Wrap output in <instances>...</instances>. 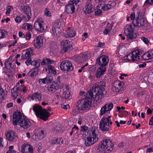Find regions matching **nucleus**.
Returning <instances> with one entry per match:
<instances>
[{"mask_svg":"<svg viewBox=\"0 0 153 153\" xmlns=\"http://www.w3.org/2000/svg\"><path fill=\"white\" fill-rule=\"evenodd\" d=\"M93 95L92 91L89 90L86 94H84V98L78 101L76 107L79 109L83 110L89 109L91 107L92 99L95 100V99H97L94 97Z\"/></svg>","mask_w":153,"mask_h":153,"instance_id":"nucleus-1","label":"nucleus"},{"mask_svg":"<svg viewBox=\"0 0 153 153\" xmlns=\"http://www.w3.org/2000/svg\"><path fill=\"white\" fill-rule=\"evenodd\" d=\"M105 83L103 81H101L97 82L94 84L91 90L94 98H96L97 100H99L102 99L103 96L106 94V91H105Z\"/></svg>","mask_w":153,"mask_h":153,"instance_id":"nucleus-2","label":"nucleus"},{"mask_svg":"<svg viewBox=\"0 0 153 153\" xmlns=\"http://www.w3.org/2000/svg\"><path fill=\"white\" fill-rule=\"evenodd\" d=\"M97 128L93 126L90 128L87 132V137L85 140V144L86 146H91L96 143L98 140L97 135Z\"/></svg>","mask_w":153,"mask_h":153,"instance_id":"nucleus-3","label":"nucleus"},{"mask_svg":"<svg viewBox=\"0 0 153 153\" xmlns=\"http://www.w3.org/2000/svg\"><path fill=\"white\" fill-rule=\"evenodd\" d=\"M137 13V16L132 22L134 27H143V28L145 30L149 29L150 28L148 26H145L146 20L145 19L144 13L138 11Z\"/></svg>","mask_w":153,"mask_h":153,"instance_id":"nucleus-4","label":"nucleus"},{"mask_svg":"<svg viewBox=\"0 0 153 153\" xmlns=\"http://www.w3.org/2000/svg\"><path fill=\"white\" fill-rule=\"evenodd\" d=\"M33 110L36 115L44 121L47 120L50 115L46 109H42L40 105H37L33 106Z\"/></svg>","mask_w":153,"mask_h":153,"instance_id":"nucleus-5","label":"nucleus"},{"mask_svg":"<svg viewBox=\"0 0 153 153\" xmlns=\"http://www.w3.org/2000/svg\"><path fill=\"white\" fill-rule=\"evenodd\" d=\"M114 148V144L109 140L105 139L100 143L97 148L98 152H103L106 151H112Z\"/></svg>","mask_w":153,"mask_h":153,"instance_id":"nucleus-6","label":"nucleus"},{"mask_svg":"<svg viewBox=\"0 0 153 153\" xmlns=\"http://www.w3.org/2000/svg\"><path fill=\"white\" fill-rule=\"evenodd\" d=\"M111 117V116H108L107 117H103L102 118L100 123L99 128L102 131H108L111 128L110 125H111L112 123L109 119Z\"/></svg>","mask_w":153,"mask_h":153,"instance_id":"nucleus-7","label":"nucleus"},{"mask_svg":"<svg viewBox=\"0 0 153 153\" xmlns=\"http://www.w3.org/2000/svg\"><path fill=\"white\" fill-rule=\"evenodd\" d=\"M140 50H135L125 57V59L129 61H138L140 59Z\"/></svg>","mask_w":153,"mask_h":153,"instance_id":"nucleus-8","label":"nucleus"},{"mask_svg":"<svg viewBox=\"0 0 153 153\" xmlns=\"http://www.w3.org/2000/svg\"><path fill=\"white\" fill-rule=\"evenodd\" d=\"M124 33L128 39L131 40L135 39L137 36V33H135L131 25H128L127 29L124 30Z\"/></svg>","mask_w":153,"mask_h":153,"instance_id":"nucleus-9","label":"nucleus"},{"mask_svg":"<svg viewBox=\"0 0 153 153\" xmlns=\"http://www.w3.org/2000/svg\"><path fill=\"white\" fill-rule=\"evenodd\" d=\"M60 67L63 71H71L74 69L72 63L68 60L62 61L60 65Z\"/></svg>","mask_w":153,"mask_h":153,"instance_id":"nucleus-10","label":"nucleus"},{"mask_svg":"<svg viewBox=\"0 0 153 153\" xmlns=\"http://www.w3.org/2000/svg\"><path fill=\"white\" fill-rule=\"evenodd\" d=\"M25 117L22 115L20 111L15 112L13 114V121L15 125H17L18 123H20L22 119H23Z\"/></svg>","mask_w":153,"mask_h":153,"instance_id":"nucleus-11","label":"nucleus"},{"mask_svg":"<svg viewBox=\"0 0 153 153\" xmlns=\"http://www.w3.org/2000/svg\"><path fill=\"white\" fill-rule=\"evenodd\" d=\"M44 23L42 18L38 19L34 24V27L36 30L39 31H42L44 30L43 24Z\"/></svg>","mask_w":153,"mask_h":153,"instance_id":"nucleus-12","label":"nucleus"},{"mask_svg":"<svg viewBox=\"0 0 153 153\" xmlns=\"http://www.w3.org/2000/svg\"><path fill=\"white\" fill-rule=\"evenodd\" d=\"M113 107V104L111 102L107 103L102 106L100 110V115H102L105 113L111 110Z\"/></svg>","mask_w":153,"mask_h":153,"instance_id":"nucleus-13","label":"nucleus"},{"mask_svg":"<svg viewBox=\"0 0 153 153\" xmlns=\"http://www.w3.org/2000/svg\"><path fill=\"white\" fill-rule=\"evenodd\" d=\"M124 83L119 81H116L114 82L113 85V89H114L116 92H120L123 90V86Z\"/></svg>","mask_w":153,"mask_h":153,"instance_id":"nucleus-14","label":"nucleus"},{"mask_svg":"<svg viewBox=\"0 0 153 153\" xmlns=\"http://www.w3.org/2000/svg\"><path fill=\"white\" fill-rule=\"evenodd\" d=\"M87 54H80L77 56H74L73 58L74 60L79 63H82L86 61L88 59V56Z\"/></svg>","mask_w":153,"mask_h":153,"instance_id":"nucleus-15","label":"nucleus"},{"mask_svg":"<svg viewBox=\"0 0 153 153\" xmlns=\"http://www.w3.org/2000/svg\"><path fill=\"white\" fill-rule=\"evenodd\" d=\"M23 119H22V121L19 124L20 126L24 129L29 128L31 125L30 122L29 120L27 119L26 117Z\"/></svg>","mask_w":153,"mask_h":153,"instance_id":"nucleus-16","label":"nucleus"},{"mask_svg":"<svg viewBox=\"0 0 153 153\" xmlns=\"http://www.w3.org/2000/svg\"><path fill=\"white\" fill-rule=\"evenodd\" d=\"M21 151L22 153H33V149L29 145L26 144L21 146Z\"/></svg>","mask_w":153,"mask_h":153,"instance_id":"nucleus-17","label":"nucleus"},{"mask_svg":"<svg viewBox=\"0 0 153 153\" xmlns=\"http://www.w3.org/2000/svg\"><path fill=\"white\" fill-rule=\"evenodd\" d=\"M75 6L73 3H70V1H69L68 3L65 6V11L68 14L73 13L74 11Z\"/></svg>","mask_w":153,"mask_h":153,"instance_id":"nucleus-18","label":"nucleus"},{"mask_svg":"<svg viewBox=\"0 0 153 153\" xmlns=\"http://www.w3.org/2000/svg\"><path fill=\"white\" fill-rule=\"evenodd\" d=\"M43 38L41 36L37 37L36 39L34 41V45L35 47L37 48H39L43 45Z\"/></svg>","mask_w":153,"mask_h":153,"instance_id":"nucleus-19","label":"nucleus"},{"mask_svg":"<svg viewBox=\"0 0 153 153\" xmlns=\"http://www.w3.org/2000/svg\"><path fill=\"white\" fill-rule=\"evenodd\" d=\"M33 56V50L29 49L26 50L25 54L22 55L21 58L22 59H27L31 58Z\"/></svg>","mask_w":153,"mask_h":153,"instance_id":"nucleus-20","label":"nucleus"},{"mask_svg":"<svg viewBox=\"0 0 153 153\" xmlns=\"http://www.w3.org/2000/svg\"><path fill=\"white\" fill-rule=\"evenodd\" d=\"M16 134L14 131H9L6 132V138L9 141H13L15 138Z\"/></svg>","mask_w":153,"mask_h":153,"instance_id":"nucleus-21","label":"nucleus"},{"mask_svg":"<svg viewBox=\"0 0 153 153\" xmlns=\"http://www.w3.org/2000/svg\"><path fill=\"white\" fill-rule=\"evenodd\" d=\"M21 11L25 13L27 16L28 18V20H29L31 18V9L28 6H24L22 9Z\"/></svg>","mask_w":153,"mask_h":153,"instance_id":"nucleus-22","label":"nucleus"},{"mask_svg":"<svg viewBox=\"0 0 153 153\" xmlns=\"http://www.w3.org/2000/svg\"><path fill=\"white\" fill-rule=\"evenodd\" d=\"M59 87V85L57 84L56 83H55L54 84H52L49 85L47 87V88L49 92L53 93L58 90Z\"/></svg>","mask_w":153,"mask_h":153,"instance_id":"nucleus-23","label":"nucleus"},{"mask_svg":"<svg viewBox=\"0 0 153 153\" xmlns=\"http://www.w3.org/2000/svg\"><path fill=\"white\" fill-rule=\"evenodd\" d=\"M106 71V67L101 66L97 68L96 71V77L99 78L100 76L104 74V73Z\"/></svg>","mask_w":153,"mask_h":153,"instance_id":"nucleus-24","label":"nucleus"},{"mask_svg":"<svg viewBox=\"0 0 153 153\" xmlns=\"http://www.w3.org/2000/svg\"><path fill=\"white\" fill-rule=\"evenodd\" d=\"M91 0H87L86 2V5L85 7V12L89 13H91L92 11V7L91 4Z\"/></svg>","mask_w":153,"mask_h":153,"instance_id":"nucleus-25","label":"nucleus"},{"mask_svg":"<svg viewBox=\"0 0 153 153\" xmlns=\"http://www.w3.org/2000/svg\"><path fill=\"white\" fill-rule=\"evenodd\" d=\"M18 86V85H16L11 90L12 97L14 99L16 98L19 94L18 92V91H19V87Z\"/></svg>","mask_w":153,"mask_h":153,"instance_id":"nucleus-26","label":"nucleus"},{"mask_svg":"<svg viewBox=\"0 0 153 153\" xmlns=\"http://www.w3.org/2000/svg\"><path fill=\"white\" fill-rule=\"evenodd\" d=\"M42 94L40 93L37 92L34 93L31 96H29V97L32 100H34L35 99H37L38 101H40L41 100Z\"/></svg>","mask_w":153,"mask_h":153,"instance_id":"nucleus-27","label":"nucleus"},{"mask_svg":"<svg viewBox=\"0 0 153 153\" xmlns=\"http://www.w3.org/2000/svg\"><path fill=\"white\" fill-rule=\"evenodd\" d=\"M7 94V91L3 89L0 86V101L1 102L6 97Z\"/></svg>","mask_w":153,"mask_h":153,"instance_id":"nucleus-28","label":"nucleus"},{"mask_svg":"<svg viewBox=\"0 0 153 153\" xmlns=\"http://www.w3.org/2000/svg\"><path fill=\"white\" fill-rule=\"evenodd\" d=\"M45 69L47 72L48 71V73H51L54 75H55L56 72L55 70L54 67L50 65H48V66L45 68Z\"/></svg>","mask_w":153,"mask_h":153,"instance_id":"nucleus-29","label":"nucleus"},{"mask_svg":"<svg viewBox=\"0 0 153 153\" xmlns=\"http://www.w3.org/2000/svg\"><path fill=\"white\" fill-rule=\"evenodd\" d=\"M76 34V31L73 30H68L65 34V37H66L71 38L74 37Z\"/></svg>","mask_w":153,"mask_h":153,"instance_id":"nucleus-30","label":"nucleus"},{"mask_svg":"<svg viewBox=\"0 0 153 153\" xmlns=\"http://www.w3.org/2000/svg\"><path fill=\"white\" fill-rule=\"evenodd\" d=\"M101 59L102 62L103 64V67H105L108 62V59L107 56L102 55L100 57Z\"/></svg>","mask_w":153,"mask_h":153,"instance_id":"nucleus-31","label":"nucleus"},{"mask_svg":"<svg viewBox=\"0 0 153 153\" xmlns=\"http://www.w3.org/2000/svg\"><path fill=\"white\" fill-rule=\"evenodd\" d=\"M62 97L63 98L65 99H69L71 98V94L68 90L66 88L65 91L63 92Z\"/></svg>","mask_w":153,"mask_h":153,"instance_id":"nucleus-32","label":"nucleus"},{"mask_svg":"<svg viewBox=\"0 0 153 153\" xmlns=\"http://www.w3.org/2000/svg\"><path fill=\"white\" fill-rule=\"evenodd\" d=\"M53 61L49 58H46L43 59L42 62V65H47V64H51L53 62Z\"/></svg>","mask_w":153,"mask_h":153,"instance_id":"nucleus-33","label":"nucleus"},{"mask_svg":"<svg viewBox=\"0 0 153 153\" xmlns=\"http://www.w3.org/2000/svg\"><path fill=\"white\" fill-rule=\"evenodd\" d=\"M62 143V139L60 138H54L52 142V144L54 145L56 144L61 145Z\"/></svg>","mask_w":153,"mask_h":153,"instance_id":"nucleus-34","label":"nucleus"},{"mask_svg":"<svg viewBox=\"0 0 153 153\" xmlns=\"http://www.w3.org/2000/svg\"><path fill=\"white\" fill-rule=\"evenodd\" d=\"M23 28L27 30H31L33 29L32 26L29 23H25L23 25Z\"/></svg>","mask_w":153,"mask_h":153,"instance_id":"nucleus-35","label":"nucleus"},{"mask_svg":"<svg viewBox=\"0 0 153 153\" xmlns=\"http://www.w3.org/2000/svg\"><path fill=\"white\" fill-rule=\"evenodd\" d=\"M44 138L43 136L39 134H35L33 136V138L34 140L36 141Z\"/></svg>","mask_w":153,"mask_h":153,"instance_id":"nucleus-36","label":"nucleus"},{"mask_svg":"<svg viewBox=\"0 0 153 153\" xmlns=\"http://www.w3.org/2000/svg\"><path fill=\"white\" fill-rule=\"evenodd\" d=\"M54 36H59L61 33V30L60 28H57L56 29H55L52 30Z\"/></svg>","mask_w":153,"mask_h":153,"instance_id":"nucleus-37","label":"nucleus"},{"mask_svg":"<svg viewBox=\"0 0 153 153\" xmlns=\"http://www.w3.org/2000/svg\"><path fill=\"white\" fill-rule=\"evenodd\" d=\"M7 32L4 30H0V39L4 38L7 35Z\"/></svg>","mask_w":153,"mask_h":153,"instance_id":"nucleus-38","label":"nucleus"},{"mask_svg":"<svg viewBox=\"0 0 153 153\" xmlns=\"http://www.w3.org/2000/svg\"><path fill=\"white\" fill-rule=\"evenodd\" d=\"M111 5L110 4H104L102 7L101 9L103 10H106L111 8Z\"/></svg>","mask_w":153,"mask_h":153,"instance_id":"nucleus-39","label":"nucleus"},{"mask_svg":"<svg viewBox=\"0 0 153 153\" xmlns=\"http://www.w3.org/2000/svg\"><path fill=\"white\" fill-rule=\"evenodd\" d=\"M141 58L145 60H147L150 59L148 52L144 53L141 56Z\"/></svg>","mask_w":153,"mask_h":153,"instance_id":"nucleus-40","label":"nucleus"},{"mask_svg":"<svg viewBox=\"0 0 153 153\" xmlns=\"http://www.w3.org/2000/svg\"><path fill=\"white\" fill-rule=\"evenodd\" d=\"M57 28H60V25H59V22H54L52 27V30H54L55 29H56Z\"/></svg>","mask_w":153,"mask_h":153,"instance_id":"nucleus-41","label":"nucleus"},{"mask_svg":"<svg viewBox=\"0 0 153 153\" xmlns=\"http://www.w3.org/2000/svg\"><path fill=\"white\" fill-rule=\"evenodd\" d=\"M6 10L7 11L6 14L7 15H9L10 14V11L13 10V7L11 6H8L7 7Z\"/></svg>","mask_w":153,"mask_h":153,"instance_id":"nucleus-42","label":"nucleus"},{"mask_svg":"<svg viewBox=\"0 0 153 153\" xmlns=\"http://www.w3.org/2000/svg\"><path fill=\"white\" fill-rule=\"evenodd\" d=\"M72 47V45L71 44H69L67 46L63 47L62 48V51L65 52H66L68 50L70 49Z\"/></svg>","mask_w":153,"mask_h":153,"instance_id":"nucleus-43","label":"nucleus"},{"mask_svg":"<svg viewBox=\"0 0 153 153\" xmlns=\"http://www.w3.org/2000/svg\"><path fill=\"white\" fill-rule=\"evenodd\" d=\"M31 65L35 66V68H39L40 66V63L38 62L37 60L33 61L31 62Z\"/></svg>","mask_w":153,"mask_h":153,"instance_id":"nucleus-44","label":"nucleus"},{"mask_svg":"<svg viewBox=\"0 0 153 153\" xmlns=\"http://www.w3.org/2000/svg\"><path fill=\"white\" fill-rule=\"evenodd\" d=\"M96 64L101 66H103V64L102 62L101 59L100 57L96 59Z\"/></svg>","mask_w":153,"mask_h":153,"instance_id":"nucleus-45","label":"nucleus"},{"mask_svg":"<svg viewBox=\"0 0 153 153\" xmlns=\"http://www.w3.org/2000/svg\"><path fill=\"white\" fill-rule=\"evenodd\" d=\"M61 44L64 47L68 45L69 44L70 42L69 41L66 40H64L61 42Z\"/></svg>","mask_w":153,"mask_h":153,"instance_id":"nucleus-46","label":"nucleus"},{"mask_svg":"<svg viewBox=\"0 0 153 153\" xmlns=\"http://www.w3.org/2000/svg\"><path fill=\"white\" fill-rule=\"evenodd\" d=\"M112 25H110V28L109 29L108 28H105V29L104 30L103 32V33L105 35L107 34L112 29Z\"/></svg>","mask_w":153,"mask_h":153,"instance_id":"nucleus-47","label":"nucleus"},{"mask_svg":"<svg viewBox=\"0 0 153 153\" xmlns=\"http://www.w3.org/2000/svg\"><path fill=\"white\" fill-rule=\"evenodd\" d=\"M46 81L47 83H50L52 80V77L50 76H47L45 77Z\"/></svg>","mask_w":153,"mask_h":153,"instance_id":"nucleus-48","label":"nucleus"},{"mask_svg":"<svg viewBox=\"0 0 153 153\" xmlns=\"http://www.w3.org/2000/svg\"><path fill=\"white\" fill-rule=\"evenodd\" d=\"M148 4L153 5V0H146L145 2L144 5L147 6Z\"/></svg>","mask_w":153,"mask_h":153,"instance_id":"nucleus-49","label":"nucleus"},{"mask_svg":"<svg viewBox=\"0 0 153 153\" xmlns=\"http://www.w3.org/2000/svg\"><path fill=\"white\" fill-rule=\"evenodd\" d=\"M31 34L30 32L28 31L26 35H25V38L26 40H29L31 38Z\"/></svg>","mask_w":153,"mask_h":153,"instance_id":"nucleus-50","label":"nucleus"},{"mask_svg":"<svg viewBox=\"0 0 153 153\" xmlns=\"http://www.w3.org/2000/svg\"><path fill=\"white\" fill-rule=\"evenodd\" d=\"M19 90L20 91H22L23 92H25L27 91V89L25 86L21 85L20 88H19Z\"/></svg>","mask_w":153,"mask_h":153,"instance_id":"nucleus-51","label":"nucleus"},{"mask_svg":"<svg viewBox=\"0 0 153 153\" xmlns=\"http://www.w3.org/2000/svg\"><path fill=\"white\" fill-rule=\"evenodd\" d=\"M22 20V18L19 16H17L15 18V22L18 23H19Z\"/></svg>","mask_w":153,"mask_h":153,"instance_id":"nucleus-52","label":"nucleus"},{"mask_svg":"<svg viewBox=\"0 0 153 153\" xmlns=\"http://www.w3.org/2000/svg\"><path fill=\"white\" fill-rule=\"evenodd\" d=\"M39 68H35L33 70L32 69L31 71L32 72L34 75H36L38 74Z\"/></svg>","mask_w":153,"mask_h":153,"instance_id":"nucleus-53","label":"nucleus"},{"mask_svg":"<svg viewBox=\"0 0 153 153\" xmlns=\"http://www.w3.org/2000/svg\"><path fill=\"white\" fill-rule=\"evenodd\" d=\"M45 15L48 16H51V13L47 8H45Z\"/></svg>","mask_w":153,"mask_h":153,"instance_id":"nucleus-54","label":"nucleus"},{"mask_svg":"<svg viewBox=\"0 0 153 153\" xmlns=\"http://www.w3.org/2000/svg\"><path fill=\"white\" fill-rule=\"evenodd\" d=\"M102 11L99 9H97L95 12V15L96 16L100 15L102 13Z\"/></svg>","mask_w":153,"mask_h":153,"instance_id":"nucleus-55","label":"nucleus"},{"mask_svg":"<svg viewBox=\"0 0 153 153\" xmlns=\"http://www.w3.org/2000/svg\"><path fill=\"white\" fill-rule=\"evenodd\" d=\"M88 129V127L85 125H84L81 127V130L82 131L84 132Z\"/></svg>","mask_w":153,"mask_h":153,"instance_id":"nucleus-56","label":"nucleus"},{"mask_svg":"<svg viewBox=\"0 0 153 153\" xmlns=\"http://www.w3.org/2000/svg\"><path fill=\"white\" fill-rule=\"evenodd\" d=\"M150 59L153 58V50L148 51Z\"/></svg>","mask_w":153,"mask_h":153,"instance_id":"nucleus-57","label":"nucleus"},{"mask_svg":"<svg viewBox=\"0 0 153 153\" xmlns=\"http://www.w3.org/2000/svg\"><path fill=\"white\" fill-rule=\"evenodd\" d=\"M70 3H73L74 5H76L77 3L80 1V0H70Z\"/></svg>","mask_w":153,"mask_h":153,"instance_id":"nucleus-58","label":"nucleus"},{"mask_svg":"<svg viewBox=\"0 0 153 153\" xmlns=\"http://www.w3.org/2000/svg\"><path fill=\"white\" fill-rule=\"evenodd\" d=\"M27 60L25 61V63L27 65H28L30 64L31 65L32 60L31 58L27 59Z\"/></svg>","mask_w":153,"mask_h":153,"instance_id":"nucleus-59","label":"nucleus"},{"mask_svg":"<svg viewBox=\"0 0 153 153\" xmlns=\"http://www.w3.org/2000/svg\"><path fill=\"white\" fill-rule=\"evenodd\" d=\"M129 17L131 19V20H132L133 21L134 20H135V13L134 12H132L131 13V14Z\"/></svg>","mask_w":153,"mask_h":153,"instance_id":"nucleus-60","label":"nucleus"},{"mask_svg":"<svg viewBox=\"0 0 153 153\" xmlns=\"http://www.w3.org/2000/svg\"><path fill=\"white\" fill-rule=\"evenodd\" d=\"M61 107L64 109H67L69 108V105L68 104L64 105L62 104L61 105Z\"/></svg>","mask_w":153,"mask_h":153,"instance_id":"nucleus-61","label":"nucleus"},{"mask_svg":"<svg viewBox=\"0 0 153 153\" xmlns=\"http://www.w3.org/2000/svg\"><path fill=\"white\" fill-rule=\"evenodd\" d=\"M141 39L146 44H147L149 42V41L148 39L145 37H141Z\"/></svg>","mask_w":153,"mask_h":153,"instance_id":"nucleus-62","label":"nucleus"},{"mask_svg":"<svg viewBox=\"0 0 153 153\" xmlns=\"http://www.w3.org/2000/svg\"><path fill=\"white\" fill-rule=\"evenodd\" d=\"M45 78L44 79H39V83H45L46 82Z\"/></svg>","mask_w":153,"mask_h":153,"instance_id":"nucleus-63","label":"nucleus"},{"mask_svg":"<svg viewBox=\"0 0 153 153\" xmlns=\"http://www.w3.org/2000/svg\"><path fill=\"white\" fill-rule=\"evenodd\" d=\"M9 62V60L8 59H7L5 61V68H7V67H8V64Z\"/></svg>","mask_w":153,"mask_h":153,"instance_id":"nucleus-64","label":"nucleus"}]
</instances>
